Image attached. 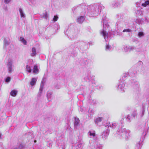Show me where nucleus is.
Listing matches in <instances>:
<instances>
[{
    "label": "nucleus",
    "mask_w": 149,
    "mask_h": 149,
    "mask_svg": "<svg viewBox=\"0 0 149 149\" xmlns=\"http://www.w3.org/2000/svg\"><path fill=\"white\" fill-rule=\"evenodd\" d=\"M91 13L93 16L97 15L99 13V9L97 6H92L91 7Z\"/></svg>",
    "instance_id": "obj_1"
},
{
    "label": "nucleus",
    "mask_w": 149,
    "mask_h": 149,
    "mask_svg": "<svg viewBox=\"0 0 149 149\" xmlns=\"http://www.w3.org/2000/svg\"><path fill=\"white\" fill-rule=\"evenodd\" d=\"M13 61L11 59H9L7 64V66L9 73H11L13 71Z\"/></svg>",
    "instance_id": "obj_2"
},
{
    "label": "nucleus",
    "mask_w": 149,
    "mask_h": 149,
    "mask_svg": "<svg viewBox=\"0 0 149 149\" xmlns=\"http://www.w3.org/2000/svg\"><path fill=\"white\" fill-rule=\"evenodd\" d=\"M125 89V84L122 81L119 82L118 84V90L121 92H124V90Z\"/></svg>",
    "instance_id": "obj_3"
},
{
    "label": "nucleus",
    "mask_w": 149,
    "mask_h": 149,
    "mask_svg": "<svg viewBox=\"0 0 149 149\" xmlns=\"http://www.w3.org/2000/svg\"><path fill=\"white\" fill-rule=\"evenodd\" d=\"M135 49V47L133 46H128L125 45L123 47V49L124 52H130L133 51Z\"/></svg>",
    "instance_id": "obj_4"
},
{
    "label": "nucleus",
    "mask_w": 149,
    "mask_h": 149,
    "mask_svg": "<svg viewBox=\"0 0 149 149\" xmlns=\"http://www.w3.org/2000/svg\"><path fill=\"white\" fill-rule=\"evenodd\" d=\"M122 134H121L125 139H127L129 136V132L126 130L125 129H122L121 130Z\"/></svg>",
    "instance_id": "obj_5"
},
{
    "label": "nucleus",
    "mask_w": 149,
    "mask_h": 149,
    "mask_svg": "<svg viewBox=\"0 0 149 149\" xmlns=\"http://www.w3.org/2000/svg\"><path fill=\"white\" fill-rule=\"evenodd\" d=\"M37 54L36 49L35 47L32 48L31 50V52L30 54V55L32 57H35Z\"/></svg>",
    "instance_id": "obj_6"
},
{
    "label": "nucleus",
    "mask_w": 149,
    "mask_h": 149,
    "mask_svg": "<svg viewBox=\"0 0 149 149\" xmlns=\"http://www.w3.org/2000/svg\"><path fill=\"white\" fill-rule=\"evenodd\" d=\"M100 34L104 37V39L106 41H107L106 38H108V34L107 33L106 31L103 29L100 31Z\"/></svg>",
    "instance_id": "obj_7"
},
{
    "label": "nucleus",
    "mask_w": 149,
    "mask_h": 149,
    "mask_svg": "<svg viewBox=\"0 0 149 149\" xmlns=\"http://www.w3.org/2000/svg\"><path fill=\"white\" fill-rule=\"evenodd\" d=\"M39 70L37 65H34L33 70V72L34 74H37L38 73Z\"/></svg>",
    "instance_id": "obj_8"
},
{
    "label": "nucleus",
    "mask_w": 149,
    "mask_h": 149,
    "mask_svg": "<svg viewBox=\"0 0 149 149\" xmlns=\"http://www.w3.org/2000/svg\"><path fill=\"white\" fill-rule=\"evenodd\" d=\"M109 131L108 130H106L104 131L102 134V137L104 139H106L109 134Z\"/></svg>",
    "instance_id": "obj_9"
},
{
    "label": "nucleus",
    "mask_w": 149,
    "mask_h": 149,
    "mask_svg": "<svg viewBox=\"0 0 149 149\" xmlns=\"http://www.w3.org/2000/svg\"><path fill=\"white\" fill-rule=\"evenodd\" d=\"M32 66L30 64L27 65L26 66V71L29 73H30L31 72L32 70Z\"/></svg>",
    "instance_id": "obj_10"
},
{
    "label": "nucleus",
    "mask_w": 149,
    "mask_h": 149,
    "mask_svg": "<svg viewBox=\"0 0 149 149\" xmlns=\"http://www.w3.org/2000/svg\"><path fill=\"white\" fill-rule=\"evenodd\" d=\"M103 120V118L102 117H98L95 119V122L96 124L98 125L100 122H101Z\"/></svg>",
    "instance_id": "obj_11"
},
{
    "label": "nucleus",
    "mask_w": 149,
    "mask_h": 149,
    "mask_svg": "<svg viewBox=\"0 0 149 149\" xmlns=\"http://www.w3.org/2000/svg\"><path fill=\"white\" fill-rule=\"evenodd\" d=\"M19 12L20 15L22 18H24L25 17V15L24 13L23 10L21 8H19Z\"/></svg>",
    "instance_id": "obj_12"
},
{
    "label": "nucleus",
    "mask_w": 149,
    "mask_h": 149,
    "mask_svg": "<svg viewBox=\"0 0 149 149\" xmlns=\"http://www.w3.org/2000/svg\"><path fill=\"white\" fill-rule=\"evenodd\" d=\"M37 81V79L36 78H33L31 79V81L30 82L31 85L33 86L34 85Z\"/></svg>",
    "instance_id": "obj_13"
},
{
    "label": "nucleus",
    "mask_w": 149,
    "mask_h": 149,
    "mask_svg": "<svg viewBox=\"0 0 149 149\" xmlns=\"http://www.w3.org/2000/svg\"><path fill=\"white\" fill-rule=\"evenodd\" d=\"M17 93V91L16 90H13L11 91L10 95L13 97H15L16 96Z\"/></svg>",
    "instance_id": "obj_14"
},
{
    "label": "nucleus",
    "mask_w": 149,
    "mask_h": 149,
    "mask_svg": "<svg viewBox=\"0 0 149 149\" xmlns=\"http://www.w3.org/2000/svg\"><path fill=\"white\" fill-rule=\"evenodd\" d=\"M113 48L112 47L108 45H107L105 47V50L107 51H110L113 50Z\"/></svg>",
    "instance_id": "obj_15"
},
{
    "label": "nucleus",
    "mask_w": 149,
    "mask_h": 149,
    "mask_svg": "<svg viewBox=\"0 0 149 149\" xmlns=\"http://www.w3.org/2000/svg\"><path fill=\"white\" fill-rule=\"evenodd\" d=\"M79 122L80 121L79 118H75L74 123V126H78L79 125Z\"/></svg>",
    "instance_id": "obj_16"
},
{
    "label": "nucleus",
    "mask_w": 149,
    "mask_h": 149,
    "mask_svg": "<svg viewBox=\"0 0 149 149\" xmlns=\"http://www.w3.org/2000/svg\"><path fill=\"white\" fill-rule=\"evenodd\" d=\"M84 19L83 16H80L78 18L77 22L79 23H82L83 22Z\"/></svg>",
    "instance_id": "obj_17"
},
{
    "label": "nucleus",
    "mask_w": 149,
    "mask_h": 149,
    "mask_svg": "<svg viewBox=\"0 0 149 149\" xmlns=\"http://www.w3.org/2000/svg\"><path fill=\"white\" fill-rule=\"evenodd\" d=\"M119 5V4L118 3L115 2H113L111 3V6L113 8H116Z\"/></svg>",
    "instance_id": "obj_18"
},
{
    "label": "nucleus",
    "mask_w": 149,
    "mask_h": 149,
    "mask_svg": "<svg viewBox=\"0 0 149 149\" xmlns=\"http://www.w3.org/2000/svg\"><path fill=\"white\" fill-rule=\"evenodd\" d=\"M88 134H89L90 136L93 137H94L95 136V131H89Z\"/></svg>",
    "instance_id": "obj_19"
},
{
    "label": "nucleus",
    "mask_w": 149,
    "mask_h": 149,
    "mask_svg": "<svg viewBox=\"0 0 149 149\" xmlns=\"http://www.w3.org/2000/svg\"><path fill=\"white\" fill-rule=\"evenodd\" d=\"M144 33L142 31H140L138 32V36L139 38H141L144 36Z\"/></svg>",
    "instance_id": "obj_20"
},
{
    "label": "nucleus",
    "mask_w": 149,
    "mask_h": 149,
    "mask_svg": "<svg viewBox=\"0 0 149 149\" xmlns=\"http://www.w3.org/2000/svg\"><path fill=\"white\" fill-rule=\"evenodd\" d=\"M20 41H21L24 45H26V41L23 37H21L20 38Z\"/></svg>",
    "instance_id": "obj_21"
},
{
    "label": "nucleus",
    "mask_w": 149,
    "mask_h": 149,
    "mask_svg": "<svg viewBox=\"0 0 149 149\" xmlns=\"http://www.w3.org/2000/svg\"><path fill=\"white\" fill-rule=\"evenodd\" d=\"M43 88V85H42V84H41L40 87V89H39V93L40 95L42 93Z\"/></svg>",
    "instance_id": "obj_22"
},
{
    "label": "nucleus",
    "mask_w": 149,
    "mask_h": 149,
    "mask_svg": "<svg viewBox=\"0 0 149 149\" xmlns=\"http://www.w3.org/2000/svg\"><path fill=\"white\" fill-rule=\"evenodd\" d=\"M141 5L143 7H145L147 5H149V1H145L144 3H142Z\"/></svg>",
    "instance_id": "obj_23"
},
{
    "label": "nucleus",
    "mask_w": 149,
    "mask_h": 149,
    "mask_svg": "<svg viewBox=\"0 0 149 149\" xmlns=\"http://www.w3.org/2000/svg\"><path fill=\"white\" fill-rule=\"evenodd\" d=\"M137 113L136 111H134L133 112L132 116L133 118H134L137 116Z\"/></svg>",
    "instance_id": "obj_24"
},
{
    "label": "nucleus",
    "mask_w": 149,
    "mask_h": 149,
    "mask_svg": "<svg viewBox=\"0 0 149 149\" xmlns=\"http://www.w3.org/2000/svg\"><path fill=\"white\" fill-rule=\"evenodd\" d=\"M116 125V124L115 123H112L110 124L109 126L110 127L114 128Z\"/></svg>",
    "instance_id": "obj_25"
},
{
    "label": "nucleus",
    "mask_w": 149,
    "mask_h": 149,
    "mask_svg": "<svg viewBox=\"0 0 149 149\" xmlns=\"http://www.w3.org/2000/svg\"><path fill=\"white\" fill-rule=\"evenodd\" d=\"M58 19V17L57 15H55L54 16V17L53 19V20L54 21H56Z\"/></svg>",
    "instance_id": "obj_26"
},
{
    "label": "nucleus",
    "mask_w": 149,
    "mask_h": 149,
    "mask_svg": "<svg viewBox=\"0 0 149 149\" xmlns=\"http://www.w3.org/2000/svg\"><path fill=\"white\" fill-rule=\"evenodd\" d=\"M44 17L45 19H47L48 17V15L47 13H45L44 15Z\"/></svg>",
    "instance_id": "obj_27"
},
{
    "label": "nucleus",
    "mask_w": 149,
    "mask_h": 149,
    "mask_svg": "<svg viewBox=\"0 0 149 149\" xmlns=\"http://www.w3.org/2000/svg\"><path fill=\"white\" fill-rule=\"evenodd\" d=\"M10 77H7L6 79V81L7 82H10Z\"/></svg>",
    "instance_id": "obj_28"
},
{
    "label": "nucleus",
    "mask_w": 149,
    "mask_h": 149,
    "mask_svg": "<svg viewBox=\"0 0 149 149\" xmlns=\"http://www.w3.org/2000/svg\"><path fill=\"white\" fill-rule=\"evenodd\" d=\"M11 0H4V1L6 4L9 3L11 1Z\"/></svg>",
    "instance_id": "obj_29"
},
{
    "label": "nucleus",
    "mask_w": 149,
    "mask_h": 149,
    "mask_svg": "<svg viewBox=\"0 0 149 149\" xmlns=\"http://www.w3.org/2000/svg\"><path fill=\"white\" fill-rule=\"evenodd\" d=\"M131 31V30L129 29H124L123 31V32H130Z\"/></svg>",
    "instance_id": "obj_30"
},
{
    "label": "nucleus",
    "mask_w": 149,
    "mask_h": 149,
    "mask_svg": "<svg viewBox=\"0 0 149 149\" xmlns=\"http://www.w3.org/2000/svg\"><path fill=\"white\" fill-rule=\"evenodd\" d=\"M136 14L137 15H141V12H140L138 10H137L136 11Z\"/></svg>",
    "instance_id": "obj_31"
},
{
    "label": "nucleus",
    "mask_w": 149,
    "mask_h": 149,
    "mask_svg": "<svg viewBox=\"0 0 149 149\" xmlns=\"http://www.w3.org/2000/svg\"><path fill=\"white\" fill-rule=\"evenodd\" d=\"M51 93H49L47 94V97L48 98H50V96L51 95Z\"/></svg>",
    "instance_id": "obj_32"
},
{
    "label": "nucleus",
    "mask_w": 149,
    "mask_h": 149,
    "mask_svg": "<svg viewBox=\"0 0 149 149\" xmlns=\"http://www.w3.org/2000/svg\"><path fill=\"white\" fill-rule=\"evenodd\" d=\"M145 20L146 22H149V21L147 18H146Z\"/></svg>",
    "instance_id": "obj_33"
},
{
    "label": "nucleus",
    "mask_w": 149,
    "mask_h": 149,
    "mask_svg": "<svg viewBox=\"0 0 149 149\" xmlns=\"http://www.w3.org/2000/svg\"><path fill=\"white\" fill-rule=\"evenodd\" d=\"M144 112H145V109H143V112H142L143 113V115L144 114Z\"/></svg>",
    "instance_id": "obj_34"
},
{
    "label": "nucleus",
    "mask_w": 149,
    "mask_h": 149,
    "mask_svg": "<svg viewBox=\"0 0 149 149\" xmlns=\"http://www.w3.org/2000/svg\"><path fill=\"white\" fill-rule=\"evenodd\" d=\"M4 43L6 45H8V43L6 42H5Z\"/></svg>",
    "instance_id": "obj_35"
},
{
    "label": "nucleus",
    "mask_w": 149,
    "mask_h": 149,
    "mask_svg": "<svg viewBox=\"0 0 149 149\" xmlns=\"http://www.w3.org/2000/svg\"><path fill=\"white\" fill-rule=\"evenodd\" d=\"M129 119V120H130V116H128L127 117Z\"/></svg>",
    "instance_id": "obj_36"
},
{
    "label": "nucleus",
    "mask_w": 149,
    "mask_h": 149,
    "mask_svg": "<svg viewBox=\"0 0 149 149\" xmlns=\"http://www.w3.org/2000/svg\"><path fill=\"white\" fill-rule=\"evenodd\" d=\"M80 110L81 111H82V109L81 107H80Z\"/></svg>",
    "instance_id": "obj_37"
},
{
    "label": "nucleus",
    "mask_w": 149,
    "mask_h": 149,
    "mask_svg": "<svg viewBox=\"0 0 149 149\" xmlns=\"http://www.w3.org/2000/svg\"><path fill=\"white\" fill-rule=\"evenodd\" d=\"M103 27H104V28H105V29L106 28V27L105 26L104 24L103 25Z\"/></svg>",
    "instance_id": "obj_38"
},
{
    "label": "nucleus",
    "mask_w": 149,
    "mask_h": 149,
    "mask_svg": "<svg viewBox=\"0 0 149 149\" xmlns=\"http://www.w3.org/2000/svg\"><path fill=\"white\" fill-rule=\"evenodd\" d=\"M136 6H137V7H139V3H137L136 4Z\"/></svg>",
    "instance_id": "obj_39"
},
{
    "label": "nucleus",
    "mask_w": 149,
    "mask_h": 149,
    "mask_svg": "<svg viewBox=\"0 0 149 149\" xmlns=\"http://www.w3.org/2000/svg\"><path fill=\"white\" fill-rule=\"evenodd\" d=\"M13 149H18L17 148H14Z\"/></svg>",
    "instance_id": "obj_40"
},
{
    "label": "nucleus",
    "mask_w": 149,
    "mask_h": 149,
    "mask_svg": "<svg viewBox=\"0 0 149 149\" xmlns=\"http://www.w3.org/2000/svg\"><path fill=\"white\" fill-rule=\"evenodd\" d=\"M148 11L149 12V9H148Z\"/></svg>",
    "instance_id": "obj_41"
}]
</instances>
